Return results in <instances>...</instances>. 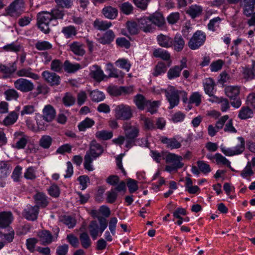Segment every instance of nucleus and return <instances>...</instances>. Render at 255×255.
I'll list each match as a JSON object with an SVG mask.
<instances>
[{"instance_id":"f257e3e1","label":"nucleus","mask_w":255,"mask_h":255,"mask_svg":"<svg viewBox=\"0 0 255 255\" xmlns=\"http://www.w3.org/2000/svg\"><path fill=\"white\" fill-rule=\"evenodd\" d=\"M125 136L120 135L115 138L113 141L116 144L121 145L125 142L127 148H131L134 144L136 137L138 136L139 129L138 126H133L130 122H125L123 125Z\"/></svg>"},{"instance_id":"f03ea898","label":"nucleus","mask_w":255,"mask_h":255,"mask_svg":"<svg viewBox=\"0 0 255 255\" xmlns=\"http://www.w3.org/2000/svg\"><path fill=\"white\" fill-rule=\"evenodd\" d=\"M103 148L95 140H93L90 143L89 149L87 151L84 156V167L89 171L94 170L92 162L94 160L99 157L103 152Z\"/></svg>"},{"instance_id":"7ed1b4c3","label":"nucleus","mask_w":255,"mask_h":255,"mask_svg":"<svg viewBox=\"0 0 255 255\" xmlns=\"http://www.w3.org/2000/svg\"><path fill=\"white\" fill-rule=\"evenodd\" d=\"M165 162L167 164L165 167V171L168 172L177 171L178 169L181 168L184 166L182 162L183 157L173 153L169 152L165 157Z\"/></svg>"},{"instance_id":"20e7f679","label":"nucleus","mask_w":255,"mask_h":255,"mask_svg":"<svg viewBox=\"0 0 255 255\" xmlns=\"http://www.w3.org/2000/svg\"><path fill=\"white\" fill-rule=\"evenodd\" d=\"M166 97L170 104V109H172L177 106L179 103V94H183L185 98L183 101L185 102L187 100V93L184 91H179L172 86H169L165 90Z\"/></svg>"},{"instance_id":"39448f33","label":"nucleus","mask_w":255,"mask_h":255,"mask_svg":"<svg viewBox=\"0 0 255 255\" xmlns=\"http://www.w3.org/2000/svg\"><path fill=\"white\" fill-rule=\"evenodd\" d=\"M98 219L100 224V227L96 221H92L89 225V230L90 234L93 240H96L99 236V233L101 236L104 230L107 227V220L102 217H98Z\"/></svg>"},{"instance_id":"423d86ee","label":"nucleus","mask_w":255,"mask_h":255,"mask_svg":"<svg viewBox=\"0 0 255 255\" xmlns=\"http://www.w3.org/2000/svg\"><path fill=\"white\" fill-rule=\"evenodd\" d=\"M53 20L52 15L49 12L42 11L39 12L37 15V25L41 31L44 33L49 32V24Z\"/></svg>"},{"instance_id":"0eeeda50","label":"nucleus","mask_w":255,"mask_h":255,"mask_svg":"<svg viewBox=\"0 0 255 255\" xmlns=\"http://www.w3.org/2000/svg\"><path fill=\"white\" fill-rule=\"evenodd\" d=\"M114 113L115 118L117 120H128L133 116L131 107L123 104L117 105L114 109Z\"/></svg>"},{"instance_id":"6e6552de","label":"nucleus","mask_w":255,"mask_h":255,"mask_svg":"<svg viewBox=\"0 0 255 255\" xmlns=\"http://www.w3.org/2000/svg\"><path fill=\"white\" fill-rule=\"evenodd\" d=\"M206 39L205 33L201 30H197L190 39L188 46L192 50L197 49L204 44Z\"/></svg>"},{"instance_id":"1a4fd4ad","label":"nucleus","mask_w":255,"mask_h":255,"mask_svg":"<svg viewBox=\"0 0 255 255\" xmlns=\"http://www.w3.org/2000/svg\"><path fill=\"white\" fill-rule=\"evenodd\" d=\"M13 85L16 89L23 93L31 92L34 88V85L31 81L22 78L14 81Z\"/></svg>"},{"instance_id":"9d476101","label":"nucleus","mask_w":255,"mask_h":255,"mask_svg":"<svg viewBox=\"0 0 255 255\" xmlns=\"http://www.w3.org/2000/svg\"><path fill=\"white\" fill-rule=\"evenodd\" d=\"M126 191V182L122 181L114 188H112L110 191L107 192V202L111 204L114 203L118 197L117 192H125Z\"/></svg>"},{"instance_id":"9b49d317","label":"nucleus","mask_w":255,"mask_h":255,"mask_svg":"<svg viewBox=\"0 0 255 255\" xmlns=\"http://www.w3.org/2000/svg\"><path fill=\"white\" fill-rule=\"evenodd\" d=\"M24 7V3L22 0H15L6 9L7 13L12 17L19 16Z\"/></svg>"},{"instance_id":"f8f14e48","label":"nucleus","mask_w":255,"mask_h":255,"mask_svg":"<svg viewBox=\"0 0 255 255\" xmlns=\"http://www.w3.org/2000/svg\"><path fill=\"white\" fill-rule=\"evenodd\" d=\"M13 136L15 144L13 147L18 149H23L28 142V136L20 131L15 132Z\"/></svg>"},{"instance_id":"ddd939ff","label":"nucleus","mask_w":255,"mask_h":255,"mask_svg":"<svg viewBox=\"0 0 255 255\" xmlns=\"http://www.w3.org/2000/svg\"><path fill=\"white\" fill-rule=\"evenodd\" d=\"M39 213L37 206H27L23 210L22 215L28 220L34 221L37 219Z\"/></svg>"},{"instance_id":"4468645a","label":"nucleus","mask_w":255,"mask_h":255,"mask_svg":"<svg viewBox=\"0 0 255 255\" xmlns=\"http://www.w3.org/2000/svg\"><path fill=\"white\" fill-rule=\"evenodd\" d=\"M42 76L51 86H57L60 84V77L55 73L44 71L42 73Z\"/></svg>"},{"instance_id":"2eb2a0df","label":"nucleus","mask_w":255,"mask_h":255,"mask_svg":"<svg viewBox=\"0 0 255 255\" xmlns=\"http://www.w3.org/2000/svg\"><path fill=\"white\" fill-rule=\"evenodd\" d=\"M138 24L139 28L144 32H151L155 29L149 16H144L139 19Z\"/></svg>"},{"instance_id":"dca6fc26","label":"nucleus","mask_w":255,"mask_h":255,"mask_svg":"<svg viewBox=\"0 0 255 255\" xmlns=\"http://www.w3.org/2000/svg\"><path fill=\"white\" fill-rule=\"evenodd\" d=\"M160 140L163 144L166 145L167 148L171 150L178 149L181 146V143L175 137L168 138L166 136H161Z\"/></svg>"},{"instance_id":"f3484780","label":"nucleus","mask_w":255,"mask_h":255,"mask_svg":"<svg viewBox=\"0 0 255 255\" xmlns=\"http://www.w3.org/2000/svg\"><path fill=\"white\" fill-rule=\"evenodd\" d=\"M55 115L56 112L53 107L47 105L43 109L42 117L46 122H50L54 119Z\"/></svg>"},{"instance_id":"a211bd4d","label":"nucleus","mask_w":255,"mask_h":255,"mask_svg":"<svg viewBox=\"0 0 255 255\" xmlns=\"http://www.w3.org/2000/svg\"><path fill=\"white\" fill-rule=\"evenodd\" d=\"M16 75L20 77H25L31 78L34 80H38L39 76L32 72V69L30 67L21 68L16 72Z\"/></svg>"},{"instance_id":"6ab92c4d","label":"nucleus","mask_w":255,"mask_h":255,"mask_svg":"<svg viewBox=\"0 0 255 255\" xmlns=\"http://www.w3.org/2000/svg\"><path fill=\"white\" fill-rule=\"evenodd\" d=\"M253 109L247 106H243L239 111L238 117L242 120H246L254 117Z\"/></svg>"},{"instance_id":"aec40b11","label":"nucleus","mask_w":255,"mask_h":255,"mask_svg":"<svg viewBox=\"0 0 255 255\" xmlns=\"http://www.w3.org/2000/svg\"><path fill=\"white\" fill-rule=\"evenodd\" d=\"M69 47L75 55L82 56L85 53L84 45L79 42H73L69 45Z\"/></svg>"},{"instance_id":"412c9836","label":"nucleus","mask_w":255,"mask_h":255,"mask_svg":"<svg viewBox=\"0 0 255 255\" xmlns=\"http://www.w3.org/2000/svg\"><path fill=\"white\" fill-rule=\"evenodd\" d=\"M13 220L12 215L10 212L0 213V227L5 228L9 226Z\"/></svg>"},{"instance_id":"4be33fe9","label":"nucleus","mask_w":255,"mask_h":255,"mask_svg":"<svg viewBox=\"0 0 255 255\" xmlns=\"http://www.w3.org/2000/svg\"><path fill=\"white\" fill-rule=\"evenodd\" d=\"M157 41L159 45L162 47L167 48L171 47L173 45L172 38L162 34H160L157 36Z\"/></svg>"},{"instance_id":"5701e85b","label":"nucleus","mask_w":255,"mask_h":255,"mask_svg":"<svg viewBox=\"0 0 255 255\" xmlns=\"http://www.w3.org/2000/svg\"><path fill=\"white\" fill-rule=\"evenodd\" d=\"M37 236L43 245L50 244L52 241L53 237L48 231H39L37 233Z\"/></svg>"},{"instance_id":"b1692460","label":"nucleus","mask_w":255,"mask_h":255,"mask_svg":"<svg viewBox=\"0 0 255 255\" xmlns=\"http://www.w3.org/2000/svg\"><path fill=\"white\" fill-rule=\"evenodd\" d=\"M240 87L238 86H228L225 89L226 95L231 99L235 100L240 93Z\"/></svg>"},{"instance_id":"393cba45","label":"nucleus","mask_w":255,"mask_h":255,"mask_svg":"<svg viewBox=\"0 0 255 255\" xmlns=\"http://www.w3.org/2000/svg\"><path fill=\"white\" fill-rule=\"evenodd\" d=\"M20 110V107H17L14 111L10 112L3 120V124L5 126H9L14 124L18 117V112Z\"/></svg>"},{"instance_id":"a878e982","label":"nucleus","mask_w":255,"mask_h":255,"mask_svg":"<svg viewBox=\"0 0 255 255\" xmlns=\"http://www.w3.org/2000/svg\"><path fill=\"white\" fill-rule=\"evenodd\" d=\"M90 76L97 81H101L105 77L103 71L97 65H94L92 67Z\"/></svg>"},{"instance_id":"bb28decb","label":"nucleus","mask_w":255,"mask_h":255,"mask_svg":"<svg viewBox=\"0 0 255 255\" xmlns=\"http://www.w3.org/2000/svg\"><path fill=\"white\" fill-rule=\"evenodd\" d=\"M63 68L65 72L68 73H73L81 68L79 63H72L68 60H66L63 63Z\"/></svg>"},{"instance_id":"cd10ccee","label":"nucleus","mask_w":255,"mask_h":255,"mask_svg":"<svg viewBox=\"0 0 255 255\" xmlns=\"http://www.w3.org/2000/svg\"><path fill=\"white\" fill-rule=\"evenodd\" d=\"M174 49L177 51H181L185 46V41L180 34H176L173 40Z\"/></svg>"},{"instance_id":"c85d7f7f","label":"nucleus","mask_w":255,"mask_h":255,"mask_svg":"<svg viewBox=\"0 0 255 255\" xmlns=\"http://www.w3.org/2000/svg\"><path fill=\"white\" fill-rule=\"evenodd\" d=\"M35 202L38 207H45L48 204V201L46 195L42 193H37L34 196Z\"/></svg>"},{"instance_id":"c756f323","label":"nucleus","mask_w":255,"mask_h":255,"mask_svg":"<svg viewBox=\"0 0 255 255\" xmlns=\"http://www.w3.org/2000/svg\"><path fill=\"white\" fill-rule=\"evenodd\" d=\"M112 22L106 20L96 19L93 23L94 28L99 30H106L112 26Z\"/></svg>"},{"instance_id":"7c9ffc66","label":"nucleus","mask_w":255,"mask_h":255,"mask_svg":"<svg viewBox=\"0 0 255 255\" xmlns=\"http://www.w3.org/2000/svg\"><path fill=\"white\" fill-rule=\"evenodd\" d=\"M115 38V35L114 32L111 30H109L99 39V41L103 44H110Z\"/></svg>"},{"instance_id":"2f4dec72","label":"nucleus","mask_w":255,"mask_h":255,"mask_svg":"<svg viewBox=\"0 0 255 255\" xmlns=\"http://www.w3.org/2000/svg\"><path fill=\"white\" fill-rule=\"evenodd\" d=\"M102 12L106 18L110 19H115L118 15L117 9L111 6L104 7Z\"/></svg>"},{"instance_id":"473e14b6","label":"nucleus","mask_w":255,"mask_h":255,"mask_svg":"<svg viewBox=\"0 0 255 255\" xmlns=\"http://www.w3.org/2000/svg\"><path fill=\"white\" fill-rule=\"evenodd\" d=\"M151 21H152V24L157 25L159 27L162 26L165 23V19L163 15L160 13H156L149 16Z\"/></svg>"},{"instance_id":"72a5a7b5","label":"nucleus","mask_w":255,"mask_h":255,"mask_svg":"<svg viewBox=\"0 0 255 255\" xmlns=\"http://www.w3.org/2000/svg\"><path fill=\"white\" fill-rule=\"evenodd\" d=\"M153 55L156 58H160L165 61H168L170 59V53L167 51L161 48L154 49Z\"/></svg>"},{"instance_id":"f704fd0d","label":"nucleus","mask_w":255,"mask_h":255,"mask_svg":"<svg viewBox=\"0 0 255 255\" xmlns=\"http://www.w3.org/2000/svg\"><path fill=\"white\" fill-rule=\"evenodd\" d=\"M203 11L202 7L198 5H192L187 10V13L189 14L192 18H195L201 14Z\"/></svg>"},{"instance_id":"c9c22d12","label":"nucleus","mask_w":255,"mask_h":255,"mask_svg":"<svg viewBox=\"0 0 255 255\" xmlns=\"http://www.w3.org/2000/svg\"><path fill=\"white\" fill-rule=\"evenodd\" d=\"M95 124V121L89 118H86L80 122L78 126V129L81 131H85L87 128H91Z\"/></svg>"},{"instance_id":"e433bc0d","label":"nucleus","mask_w":255,"mask_h":255,"mask_svg":"<svg viewBox=\"0 0 255 255\" xmlns=\"http://www.w3.org/2000/svg\"><path fill=\"white\" fill-rule=\"evenodd\" d=\"M16 70V66L14 64H8L7 65L0 63V73L5 74V77L8 76Z\"/></svg>"},{"instance_id":"4c0bfd02","label":"nucleus","mask_w":255,"mask_h":255,"mask_svg":"<svg viewBox=\"0 0 255 255\" xmlns=\"http://www.w3.org/2000/svg\"><path fill=\"white\" fill-rule=\"evenodd\" d=\"M79 240L82 247L84 249H88L91 246V241L88 235L86 232H83L80 234Z\"/></svg>"},{"instance_id":"58836bf2","label":"nucleus","mask_w":255,"mask_h":255,"mask_svg":"<svg viewBox=\"0 0 255 255\" xmlns=\"http://www.w3.org/2000/svg\"><path fill=\"white\" fill-rule=\"evenodd\" d=\"M140 120L143 122L144 128L146 130H153L155 128L153 121L144 115H140Z\"/></svg>"},{"instance_id":"ea45409f","label":"nucleus","mask_w":255,"mask_h":255,"mask_svg":"<svg viewBox=\"0 0 255 255\" xmlns=\"http://www.w3.org/2000/svg\"><path fill=\"white\" fill-rule=\"evenodd\" d=\"M147 101L148 100H146L144 96L140 94L137 95L134 98V102L136 106L140 110L144 109Z\"/></svg>"},{"instance_id":"a19ab883","label":"nucleus","mask_w":255,"mask_h":255,"mask_svg":"<svg viewBox=\"0 0 255 255\" xmlns=\"http://www.w3.org/2000/svg\"><path fill=\"white\" fill-rule=\"evenodd\" d=\"M61 32L66 38H71L77 34V30L72 25L63 27Z\"/></svg>"},{"instance_id":"79ce46f5","label":"nucleus","mask_w":255,"mask_h":255,"mask_svg":"<svg viewBox=\"0 0 255 255\" xmlns=\"http://www.w3.org/2000/svg\"><path fill=\"white\" fill-rule=\"evenodd\" d=\"M167 70V67L165 64L162 62H158L155 66L152 75L154 77H157L162 74L165 73Z\"/></svg>"},{"instance_id":"37998d69","label":"nucleus","mask_w":255,"mask_h":255,"mask_svg":"<svg viewBox=\"0 0 255 255\" xmlns=\"http://www.w3.org/2000/svg\"><path fill=\"white\" fill-rule=\"evenodd\" d=\"M215 83L211 78H209L206 80L204 83V90L206 93L210 96L213 95V90L214 89Z\"/></svg>"},{"instance_id":"c03bdc74","label":"nucleus","mask_w":255,"mask_h":255,"mask_svg":"<svg viewBox=\"0 0 255 255\" xmlns=\"http://www.w3.org/2000/svg\"><path fill=\"white\" fill-rule=\"evenodd\" d=\"M185 187L187 191L190 194H196L200 190L198 186H193L192 180L190 177L186 178Z\"/></svg>"},{"instance_id":"a18cd8bd","label":"nucleus","mask_w":255,"mask_h":255,"mask_svg":"<svg viewBox=\"0 0 255 255\" xmlns=\"http://www.w3.org/2000/svg\"><path fill=\"white\" fill-rule=\"evenodd\" d=\"M113 135L112 131L105 130L98 131L95 134V136L97 138L103 140H107L112 138Z\"/></svg>"},{"instance_id":"49530a36","label":"nucleus","mask_w":255,"mask_h":255,"mask_svg":"<svg viewBox=\"0 0 255 255\" xmlns=\"http://www.w3.org/2000/svg\"><path fill=\"white\" fill-rule=\"evenodd\" d=\"M10 170L7 163L0 161V178H5L9 174Z\"/></svg>"},{"instance_id":"de8ad7c7","label":"nucleus","mask_w":255,"mask_h":255,"mask_svg":"<svg viewBox=\"0 0 255 255\" xmlns=\"http://www.w3.org/2000/svg\"><path fill=\"white\" fill-rule=\"evenodd\" d=\"M160 103L157 101H151L148 100L146 102L145 107L147 108V112L153 114L157 111V109L159 106Z\"/></svg>"},{"instance_id":"09e8293b","label":"nucleus","mask_w":255,"mask_h":255,"mask_svg":"<svg viewBox=\"0 0 255 255\" xmlns=\"http://www.w3.org/2000/svg\"><path fill=\"white\" fill-rule=\"evenodd\" d=\"M90 97L91 100L95 102H101L105 99L104 93L98 90H94L90 92Z\"/></svg>"},{"instance_id":"8fccbe9b","label":"nucleus","mask_w":255,"mask_h":255,"mask_svg":"<svg viewBox=\"0 0 255 255\" xmlns=\"http://www.w3.org/2000/svg\"><path fill=\"white\" fill-rule=\"evenodd\" d=\"M221 21V18L219 16L211 19L208 24V29L213 32L215 31L219 28Z\"/></svg>"},{"instance_id":"3c124183","label":"nucleus","mask_w":255,"mask_h":255,"mask_svg":"<svg viewBox=\"0 0 255 255\" xmlns=\"http://www.w3.org/2000/svg\"><path fill=\"white\" fill-rule=\"evenodd\" d=\"M214 159L217 164H223L231 168V162L225 156L221 154L217 153L214 156Z\"/></svg>"},{"instance_id":"603ef678","label":"nucleus","mask_w":255,"mask_h":255,"mask_svg":"<svg viewBox=\"0 0 255 255\" xmlns=\"http://www.w3.org/2000/svg\"><path fill=\"white\" fill-rule=\"evenodd\" d=\"M4 95L7 101L16 100L19 97L18 93L14 89H7L4 92Z\"/></svg>"},{"instance_id":"864d4df0","label":"nucleus","mask_w":255,"mask_h":255,"mask_svg":"<svg viewBox=\"0 0 255 255\" xmlns=\"http://www.w3.org/2000/svg\"><path fill=\"white\" fill-rule=\"evenodd\" d=\"M181 70L178 66H175L169 69L167 72V77L171 80L179 77L180 75Z\"/></svg>"},{"instance_id":"5fc2aeb1","label":"nucleus","mask_w":255,"mask_h":255,"mask_svg":"<svg viewBox=\"0 0 255 255\" xmlns=\"http://www.w3.org/2000/svg\"><path fill=\"white\" fill-rule=\"evenodd\" d=\"M202 98V96L199 92H194L189 98V103L194 104L196 106H198L201 103Z\"/></svg>"},{"instance_id":"6e6d98bb","label":"nucleus","mask_w":255,"mask_h":255,"mask_svg":"<svg viewBox=\"0 0 255 255\" xmlns=\"http://www.w3.org/2000/svg\"><path fill=\"white\" fill-rule=\"evenodd\" d=\"M62 102L65 106L70 107L75 103V98L69 93H66L62 98Z\"/></svg>"},{"instance_id":"4d7b16f0","label":"nucleus","mask_w":255,"mask_h":255,"mask_svg":"<svg viewBox=\"0 0 255 255\" xmlns=\"http://www.w3.org/2000/svg\"><path fill=\"white\" fill-rule=\"evenodd\" d=\"M238 139L240 142V143L234 147H233L235 155L242 153L245 148V141L244 138L242 137H238Z\"/></svg>"},{"instance_id":"13d9d810","label":"nucleus","mask_w":255,"mask_h":255,"mask_svg":"<svg viewBox=\"0 0 255 255\" xmlns=\"http://www.w3.org/2000/svg\"><path fill=\"white\" fill-rule=\"evenodd\" d=\"M52 143L51 137L47 135H43L40 139L39 141V145L43 148L47 149L51 145Z\"/></svg>"},{"instance_id":"bf43d9fd","label":"nucleus","mask_w":255,"mask_h":255,"mask_svg":"<svg viewBox=\"0 0 255 255\" xmlns=\"http://www.w3.org/2000/svg\"><path fill=\"white\" fill-rule=\"evenodd\" d=\"M61 221L70 229L74 228L76 224L75 219L69 216H63Z\"/></svg>"},{"instance_id":"052dcab7","label":"nucleus","mask_w":255,"mask_h":255,"mask_svg":"<svg viewBox=\"0 0 255 255\" xmlns=\"http://www.w3.org/2000/svg\"><path fill=\"white\" fill-rule=\"evenodd\" d=\"M255 6L254 3L251 1H246L245 3L243 13L248 17L251 16L254 10Z\"/></svg>"},{"instance_id":"680f3d73","label":"nucleus","mask_w":255,"mask_h":255,"mask_svg":"<svg viewBox=\"0 0 255 255\" xmlns=\"http://www.w3.org/2000/svg\"><path fill=\"white\" fill-rule=\"evenodd\" d=\"M36 48L38 50H46L52 48V45L49 42L46 41H38L35 44Z\"/></svg>"},{"instance_id":"e2e57ef3","label":"nucleus","mask_w":255,"mask_h":255,"mask_svg":"<svg viewBox=\"0 0 255 255\" xmlns=\"http://www.w3.org/2000/svg\"><path fill=\"white\" fill-rule=\"evenodd\" d=\"M63 67V64L60 60L54 59L51 62L50 69L55 72H60L61 71Z\"/></svg>"},{"instance_id":"0e129e2a","label":"nucleus","mask_w":255,"mask_h":255,"mask_svg":"<svg viewBox=\"0 0 255 255\" xmlns=\"http://www.w3.org/2000/svg\"><path fill=\"white\" fill-rule=\"evenodd\" d=\"M127 29L130 34H136L138 32V25L135 22L128 21L127 22Z\"/></svg>"},{"instance_id":"69168bd1","label":"nucleus","mask_w":255,"mask_h":255,"mask_svg":"<svg viewBox=\"0 0 255 255\" xmlns=\"http://www.w3.org/2000/svg\"><path fill=\"white\" fill-rule=\"evenodd\" d=\"M197 163L199 169L202 173L207 174L211 171L209 164L206 163L204 161H198Z\"/></svg>"},{"instance_id":"338daca9","label":"nucleus","mask_w":255,"mask_h":255,"mask_svg":"<svg viewBox=\"0 0 255 255\" xmlns=\"http://www.w3.org/2000/svg\"><path fill=\"white\" fill-rule=\"evenodd\" d=\"M254 173V172L252 169V167L251 166V163L248 162L246 166L241 171V176L242 177L246 178L247 177L253 175Z\"/></svg>"},{"instance_id":"774afa93","label":"nucleus","mask_w":255,"mask_h":255,"mask_svg":"<svg viewBox=\"0 0 255 255\" xmlns=\"http://www.w3.org/2000/svg\"><path fill=\"white\" fill-rule=\"evenodd\" d=\"M24 177L29 180H33L36 178V169L32 166L29 167L26 169L24 173Z\"/></svg>"}]
</instances>
